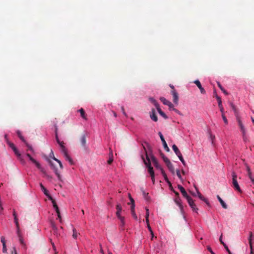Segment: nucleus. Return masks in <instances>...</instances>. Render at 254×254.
Segmentation results:
<instances>
[{
  "instance_id": "obj_1",
  "label": "nucleus",
  "mask_w": 254,
  "mask_h": 254,
  "mask_svg": "<svg viewBox=\"0 0 254 254\" xmlns=\"http://www.w3.org/2000/svg\"><path fill=\"white\" fill-rule=\"evenodd\" d=\"M142 145L143 149L145 152L146 158L147 161H146L144 159V158L143 155L141 156V158H142V160H143L144 163L147 167L148 171L149 173L150 174V176L154 175V173L153 171V168L151 166L150 160L149 157L148 155V153H147V150L146 149V147L143 144H142Z\"/></svg>"
},
{
  "instance_id": "obj_2",
  "label": "nucleus",
  "mask_w": 254,
  "mask_h": 254,
  "mask_svg": "<svg viewBox=\"0 0 254 254\" xmlns=\"http://www.w3.org/2000/svg\"><path fill=\"white\" fill-rule=\"evenodd\" d=\"M116 209H117L116 215H117L118 218L121 221V227L122 228H123L125 225V217L123 216H122L121 215V212L122 211V207L120 204H118L116 205Z\"/></svg>"
},
{
  "instance_id": "obj_3",
  "label": "nucleus",
  "mask_w": 254,
  "mask_h": 254,
  "mask_svg": "<svg viewBox=\"0 0 254 254\" xmlns=\"http://www.w3.org/2000/svg\"><path fill=\"white\" fill-rule=\"evenodd\" d=\"M232 184L234 189L237 190L238 192L242 193V191L238 184L237 181V175L235 172H233L232 173Z\"/></svg>"
},
{
  "instance_id": "obj_4",
  "label": "nucleus",
  "mask_w": 254,
  "mask_h": 254,
  "mask_svg": "<svg viewBox=\"0 0 254 254\" xmlns=\"http://www.w3.org/2000/svg\"><path fill=\"white\" fill-rule=\"evenodd\" d=\"M5 138L6 140V142L8 144L9 146L13 150L15 154L17 156V157L19 158L21 157V154L19 152L16 147L15 146L14 144L7 139V135H5Z\"/></svg>"
},
{
  "instance_id": "obj_5",
  "label": "nucleus",
  "mask_w": 254,
  "mask_h": 254,
  "mask_svg": "<svg viewBox=\"0 0 254 254\" xmlns=\"http://www.w3.org/2000/svg\"><path fill=\"white\" fill-rule=\"evenodd\" d=\"M148 155L149 157L150 161L151 160V161L152 162V163L153 164V165L156 169H159V170H161V169H162V167L158 164L157 159L155 158V157L153 155H152L151 154H149Z\"/></svg>"
},
{
  "instance_id": "obj_6",
  "label": "nucleus",
  "mask_w": 254,
  "mask_h": 254,
  "mask_svg": "<svg viewBox=\"0 0 254 254\" xmlns=\"http://www.w3.org/2000/svg\"><path fill=\"white\" fill-rule=\"evenodd\" d=\"M187 199L188 203L189 204L190 207L192 209L193 211L197 212L198 208L196 207L193 199L190 196L187 198Z\"/></svg>"
},
{
  "instance_id": "obj_7",
  "label": "nucleus",
  "mask_w": 254,
  "mask_h": 254,
  "mask_svg": "<svg viewBox=\"0 0 254 254\" xmlns=\"http://www.w3.org/2000/svg\"><path fill=\"white\" fill-rule=\"evenodd\" d=\"M158 134L159 135V137L162 142V144H163V147L164 148V149L167 151V152H169L170 151V149L168 147L167 144V143L166 142V141L165 140V139L162 135V134L161 133V132H159L158 133Z\"/></svg>"
},
{
  "instance_id": "obj_8",
  "label": "nucleus",
  "mask_w": 254,
  "mask_h": 254,
  "mask_svg": "<svg viewBox=\"0 0 254 254\" xmlns=\"http://www.w3.org/2000/svg\"><path fill=\"white\" fill-rule=\"evenodd\" d=\"M237 121L238 122V126L240 128L242 133H244L245 132H246V129L245 126L240 117H238L237 118Z\"/></svg>"
},
{
  "instance_id": "obj_9",
  "label": "nucleus",
  "mask_w": 254,
  "mask_h": 254,
  "mask_svg": "<svg viewBox=\"0 0 254 254\" xmlns=\"http://www.w3.org/2000/svg\"><path fill=\"white\" fill-rule=\"evenodd\" d=\"M49 162L51 166L52 169L54 170L55 174L57 175L58 179L61 181L62 178L60 174V173L58 172V169L55 167V166L54 165L53 163L51 162V161H49Z\"/></svg>"
},
{
  "instance_id": "obj_10",
  "label": "nucleus",
  "mask_w": 254,
  "mask_h": 254,
  "mask_svg": "<svg viewBox=\"0 0 254 254\" xmlns=\"http://www.w3.org/2000/svg\"><path fill=\"white\" fill-rule=\"evenodd\" d=\"M160 100L163 103V104L168 106L170 108L173 107L174 106L172 104V103L169 101L166 100L164 97H160Z\"/></svg>"
},
{
  "instance_id": "obj_11",
  "label": "nucleus",
  "mask_w": 254,
  "mask_h": 254,
  "mask_svg": "<svg viewBox=\"0 0 254 254\" xmlns=\"http://www.w3.org/2000/svg\"><path fill=\"white\" fill-rule=\"evenodd\" d=\"M40 185V187L42 190L43 191V192H44V193L47 196H48V197L49 198V199H52V197L50 195V194L49 193V192L47 190V189L44 187V186L43 185V184L42 183H40L39 184Z\"/></svg>"
},
{
  "instance_id": "obj_12",
  "label": "nucleus",
  "mask_w": 254,
  "mask_h": 254,
  "mask_svg": "<svg viewBox=\"0 0 254 254\" xmlns=\"http://www.w3.org/2000/svg\"><path fill=\"white\" fill-rule=\"evenodd\" d=\"M171 93L173 95V100L174 103H175V104H178L179 101V97L177 92L175 90H173L171 91Z\"/></svg>"
},
{
  "instance_id": "obj_13",
  "label": "nucleus",
  "mask_w": 254,
  "mask_h": 254,
  "mask_svg": "<svg viewBox=\"0 0 254 254\" xmlns=\"http://www.w3.org/2000/svg\"><path fill=\"white\" fill-rule=\"evenodd\" d=\"M194 83L196 85L198 88L199 89L201 94H204L206 92L204 89L202 87L200 81L198 80H196L194 81Z\"/></svg>"
},
{
  "instance_id": "obj_14",
  "label": "nucleus",
  "mask_w": 254,
  "mask_h": 254,
  "mask_svg": "<svg viewBox=\"0 0 254 254\" xmlns=\"http://www.w3.org/2000/svg\"><path fill=\"white\" fill-rule=\"evenodd\" d=\"M178 188L179 189V190L182 193L183 196L185 197L186 199L190 197V196L188 195L185 189L181 185H178Z\"/></svg>"
},
{
  "instance_id": "obj_15",
  "label": "nucleus",
  "mask_w": 254,
  "mask_h": 254,
  "mask_svg": "<svg viewBox=\"0 0 254 254\" xmlns=\"http://www.w3.org/2000/svg\"><path fill=\"white\" fill-rule=\"evenodd\" d=\"M62 153L64 154V156L65 160L68 161L70 164H72L73 161H72V159L70 157L69 155L68 154L67 150H64V151L62 152Z\"/></svg>"
},
{
  "instance_id": "obj_16",
  "label": "nucleus",
  "mask_w": 254,
  "mask_h": 254,
  "mask_svg": "<svg viewBox=\"0 0 254 254\" xmlns=\"http://www.w3.org/2000/svg\"><path fill=\"white\" fill-rule=\"evenodd\" d=\"M150 118L154 122L158 121V118L155 114V111L154 109H152L150 113Z\"/></svg>"
},
{
  "instance_id": "obj_17",
  "label": "nucleus",
  "mask_w": 254,
  "mask_h": 254,
  "mask_svg": "<svg viewBox=\"0 0 254 254\" xmlns=\"http://www.w3.org/2000/svg\"><path fill=\"white\" fill-rule=\"evenodd\" d=\"M253 236V233L252 232H250V235L248 239L249 243L251 249V254H254V252L253 250V246H252V237Z\"/></svg>"
},
{
  "instance_id": "obj_18",
  "label": "nucleus",
  "mask_w": 254,
  "mask_h": 254,
  "mask_svg": "<svg viewBox=\"0 0 254 254\" xmlns=\"http://www.w3.org/2000/svg\"><path fill=\"white\" fill-rule=\"evenodd\" d=\"M196 189V190L197 191V193L198 194V197L202 200L204 201L208 205H209V201H208V200L205 198L201 194V193L198 190L195 188Z\"/></svg>"
},
{
  "instance_id": "obj_19",
  "label": "nucleus",
  "mask_w": 254,
  "mask_h": 254,
  "mask_svg": "<svg viewBox=\"0 0 254 254\" xmlns=\"http://www.w3.org/2000/svg\"><path fill=\"white\" fill-rule=\"evenodd\" d=\"M245 165H246V169H247V173H248V176L249 179L252 181H253V179H254V178L253 177L252 172L251 170L250 167L247 164H246Z\"/></svg>"
},
{
  "instance_id": "obj_20",
  "label": "nucleus",
  "mask_w": 254,
  "mask_h": 254,
  "mask_svg": "<svg viewBox=\"0 0 254 254\" xmlns=\"http://www.w3.org/2000/svg\"><path fill=\"white\" fill-rule=\"evenodd\" d=\"M81 144L82 146L85 147L86 143V138L85 134H83L80 139Z\"/></svg>"
},
{
  "instance_id": "obj_21",
  "label": "nucleus",
  "mask_w": 254,
  "mask_h": 254,
  "mask_svg": "<svg viewBox=\"0 0 254 254\" xmlns=\"http://www.w3.org/2000/svg\"><path fill=\"white\" fill-rule=\"evenodd\" d=\"M110 153H109V158L107 161L108 164H111L113 162V151L110 148Z\"/></svg>"
},
{
  "instance_id": "obj_22",
  "label": "nucleus",
  "mask_w": 254,
  "mask_h": 254,
  "mask_svg": "<svg viewBox=\"0 0 254 254\" xmlns=\"http://www.w3.org/2000/svg\"><path fill=\"white\" fill-rule=\"evenodd\" d=\"M166 165L167 166L169 171L171 172H172L173 174H174V172H175L174 168V167H173L172 164L170 162V161L169 162H168L167 164H166Z\"/></svg>"
},
{
  "instance_id": "obj_23",
  "label": "nucleus",
  "mask_w": 254,
  "mask_h": 254,
  "mask_svg": "<svg viewBox=\"0 0 254 254\" xmlns=\"http://www.w3.org/2000/svg\"><path fill=\"white\" fill-rule=\"evenodd\" d=\"M78 112H79L80 113V115H81V117L85 119V120H87V117H86V114H85V112L84 110V109L83 108H81L80 109Z\"/></svg>"
},
{
  "instance_id": "obj_24",
  "label": "nucleus",
  "mask_w": 254,
  "mask_h": 254,
  "mask_svg": "<svg viewBox=\"0 0 254 254\" xmlns=\"http://www.w3.org/2000/svg\"><path fill=\"white\" fill-rule=\"evenodd\" d=\"M217 197L218 199L219 200V202H220L221 204L222 205V207L225 209L227 208V205L224 202V201L222 199V198L220 197V196L218 195L217 196Z\"/></svg>"
},
{
  "instance_id": "obj_25",
  "label": "nucleus",
  "mask_w": 254,
  "mask_h": 254,
  "mask_svg": "<svg viewBox=\"0 0 254 254\" xmlns=\"http://www.w3.org/2000/svg\"><path fill=\"white\" fill-rule=\"evenodd\" d=\"M72 232H73L72 237L74 239H76L78 237V236L80 235V233L77 232V231L76 230V229L75 228H73Z\"/></svg>"
},
{
  "instance_id": "obj_26",
  "label": "nucleus",
  "mask_w": 254,
  "mask_h": 254,
  "mask_svg": "<svg viewBox=\"0 0 254 254\" xmlns=\"http://www.w3.org/2000/svg\"><path fill=\"white\" fill-rule=\"evenodd\" d=\"M159 114L163 117L164 119H167V116L166 115V114L161 110L159 106L156 108Z\"/></svg>"
},
{
  "instance_id": "obj_27",
  "label": "nucleus",
  "mask_w": 254,
  "mask_h": 254,
  "mask_svg": "<svg viewBox=\"0 0 254 254\" xmlns=\"http://www.w3.org/2000/svg\"><path fill=\"white\" fill-rule=\"evenodd\" d=\"M172 148L177 156H178L179 155H180V154H181V152L180 151L178 148L177 147V146L176 145L174 144L172 146Z\"/></svg>"
},
{
  "instance_id": "obj_28",
  "label": "nucleus",
  "mask_w": 254,
  "mask_h": 254,
  "mask_svg": "<svg viewBox=\"0 0 254 254\" xmlns=\"http://www.w3.org/2000/svg\"><path fill=\"white\" fill-rule=\"evenodd\" d=\"M52 201V202L53 203V205L54 208H55L56 212L59 211L60 210L59 209V207L56 203V201L52 198V199H50Z\"/></svg>"
},
{
  "instance_id": "obj_29",
  "label": "nucleus",
  "mask_w": 254,
  "mask_h": 254,
  "mask_svg": "<svg viewBox=\"0 0 254 254\" xmlns=\"http://www.w3.org/2000/svg\"><path fill=\"white\" fill-rule=\"evenodd\" d=\"M17 234H18V235L19 237V242H20V244L23 246V247H24L25 249H26V245H25V243L24 242L23 239L20 235L19 231L18 232H17Z\"/></svg>"
},
{
  "instance_id": "obj_30",
  "label": "nucleus",
  "mask_w": 254,
  "mask_h": 254,
  "mask_svg": "<svg viewBox=\"0 0 254 254\" xmlns=\"http://www.w3.org/2000/svg\"><path fill=\"white\" fill-rule=\"evenodd\" d=\"M217 84L218 87L220 88V89L221 90V91L225 94V95H228V93L227 92V91L222 87L221 84L219 82H217Z\"/></svg>"
},
{
  "instance_id": "obj_31",
  "label": "nucleus",
  "mask_w": 254,
  "mask_h": 254,
  "mask_svg": "<svg viewBox=\"0 0 254 254\" xmlns=\"http://www.w3.org/2000/svg\"><path fill=\"white\" fill-rule=\"evenodd\" d=\"M16 133L19 137V138L24 143H26V140L24 139V137L22 136L20 131L19 130H17L16 131Z\"/></svg>"
},
{
  "instance_id": "obj_32",
  "label": "nucleus",
  "mask_w": 254,
  "mask_h": 254,
  "mask_svg": "<svg viewBox=\"0 0 254 254\" xmlns=\"http://www.w3.org/2000/svg\"><path fill=\"white\" fill-rule=\"evenodd\" d=\"M59 145L60 146L61 148V151L62 152H63L64 151V150H66V149L65 148V146H64V142L63 141H60V142L59 143H58Z\"/></svg>"
},
{
  "instance_id": "obj_33",
  "label": "nucleus",
  "mask_w": 254,
  "mask_h": 254,
  "mask_svg": "<svg viewBox=\"0 0 254 254\" xmlns=\"http://www.w3.org/2000/svg\"><path fill=\"white\" fill-rule=\"evenodd\" d=\"M161 172V174L162 175V176H163L164 178V180L166 182H168V179L167 178V175L166 174V173H165L164 170L163 169H161L160 170Z\"/></svg>"
},
{
  "instance_id": "obj_34",
  "label": "nucleus",
  "mask_w": 254,
  "mask_h": 254,
  "mask_svg": "<svg viewBox=\"0 0 254 254\" xmlns=\"http://www.w3.org/2000/svg\"><path fill=\"white\" fill-rule=\"evenodd\" d=\"M161 156L165 164H167L168 162L170 161L169 159L166 157L164 154L161 153Z\"/></svg>"
},
{
  "instance_id": "obj_35",
  "label": "nucleus",
  "mask_w": 254,
  "mask_h": 254,
  "mask_svg": "<svg viewBox=\"0 0 254 254\" xmlns=\"http://www.w3.org/2000/svg\"><path fill=\"white\" fill-rule=\"evenodd\" d=\"M150 101L151 102V103H152L154 105V106H155V107L156 108L159 106L158 103L153 98H150Z\"/></svg>"
},
{
  "instance_id": "obj_36",
  "label": "nucleus",
  "mask_w": 254,
  "mask_h": 254,
  "mask_svg": "<svg viewBox=\"0 0 254 254\" xmlns=\"http://www.w3.org/2000/svg\"><path fill=\"white\" fill-rule=\"evenodd\" d=\"M14 222L15 223V225H16V226L17 228V232H18L19 231V224H18V222L17 217L14 218Z\"/></svg>"
},
{
  "instance_id": "obj_37",
  "label": "nucleus",
  "mask_w": 254,
  "mask_h": 254,
  "mask_svg": "<svg viewBox=\"0 0 254 254\" xmlns=\"http://www.w3.org/2000/svg\"><path fill=\"white\" fill-rule=\"evenodd\" d=\"M32 162L34 163L39 169H41V165L36 160L34 159L32 161Z\"/></svg>"
},
{
  "instance_id": "obj_38",
  "label": "nucleus",
  "mask_w": 254,
  "mask_h": 254,
  "mask_svg": "<svg viewBox=\"0 0 254 254\" xmlns=\"http://www.w3.org/2000/svg\"><path fill=\"white\" fill-rule=\"evenodd\" d=\"M179 159L180 160V161L182 162V163H183V164L184 165V166H186V162L184 160V159H183V157L182 156V154H180V155H179L178 156H177Z\"/></svg>"
},
{
  "instance_id": "obj_39",
  "label": "nucleus",
  "mask_w": 254,
  "mask_h": 254,
  "mask_svg": "<svg viewBox=\"0 0 254 254\" xmlns=\"http://www.w3.org/2000/svg\"><path fill=\"white\" fill-rule=\"evenodd\" d=\"M243 139L244 142H246L249 141L248 138L246 135V132L242 133Z\"/></svg>"
},
{
  "instance_id": "obj_40",
  "label": "nucleus",
  "mask_w": 254,
  "mask_h": 254,
  "mask_svg": "<svg viewBox=\"0 0 254 254\" xmlns=\"http://www.w3.org/2000/svg\"><path fill=\"white\" fill-rule=\"evenodd\" d=\"M216 98L217 100L218 106H220L222 104V101L220 97L218 96L217 95H216Z\"/></svg>"
},
{
  "instance_id": "obj_41",
  "label": "nucleus",
  "mask_w": 254,
  "mask_h": 254,
  "mask_svg": "<svg viewBox=\"0 0 254 254\" xmlns=\"http://www.w3.org/2000/svg\"><path fill=\"white\" fill-rule=\"evenodd\" d=\"M57 131H58V128L56 127V129H55V136H56V141H57V143H59L60 140L59 139Z\"/></svg>"
},
{
  "instance_id": "obj_42",
  "label": "nucleus",
  "mask_w": 254,
  "mask_h": 254,
  "mask_svg": "<svg viewBox=\"0 0 254 254\" xmlns=\"http://www.w3.org/2000/svg\"><path fill=\"white\" fill-rule=\"evenodd\" d=\"M57 131H58V128L56 127V129H55V136H56V141H57V143H59L60 140L59 139Z\"/></svg>"
},
{
  "instance_id": "obj_43",
  "label": "nucleus",
  "mask_w": 254,
  "mask_h": 254,
  "mask_svg": "<svg viewBox=\"0 0 254 254\" xmlns=\"http://www.w3.org/2000/svg\"><path fill=\"white\" fill-rule=\"evenodd\" d=\"M131 215H132V217H133V218L135 220H137V216L136 214H135V210L131 211Z\"/></svg>"
},
{
  "instance_id": "obj_44",
  "label": "nucleus",
  "mask_w": 254,
  "mask_h": 254,
  "mask_svg": "<svg viewBox=\"0 0 254 254\" xmlns=\"http://www.w3.org/2000/svg\"><path fill=\"white\" fill-rule=\"evenodd\" d=\"M222 118H223V121H224V123H225L226 125H227V124H228V120H227V118H226V117L224 115V114H222Z\"/></svg>"
},
{
  "instance_id": "obj_45",
  "label": "nucleus",
  "mask_w": 254,
  "mask_h": 254,
  "mask_svg": "<svg viewBox=\"0 0 254 254\" xmlns=\"http://www.w3.org/2000/svg\"><path fill=\"white\" fill-rule=\"evenodd\" d=\"M223 246H224L225 249H226V250L229 253V254H232L231 251H230V250L229 249L228 246L226 245V244H223Z\"/></svg>"
},
{
  "instance_id": "obj_46",
  "label": "nucleus",
  "mask_w": 254,
  "mask_h": 254,
  "mask_svg": "<svg viewBox=\"0 0 254 254\" xmlns=\"http://www.w3.org/2000/svg\"><path fill=\"white\" fill-rule=\"evenodd\" d=\"M25 143L26 144V145L27 146V147L28 148V150H30L33 152V150L32 146L31 145H30L29 144H28L26 142Z\"/></svg>"
},
{
  "instance_id": "obj_47",
  "label": "nucleus",
  "mask_w": 254,
  "mask_h": 254,
  "mask_svg": "<svg viewBox=\"0 0 254 254\" xmlns=\"http://www.w3.org/2000/svg\"><path fill=\"white\" fill-rule=\"evenodd\" d=\"M176 174H177V176L178 177V178L180 179V180H182V176L181 175V174H180V171L179 170H177L176 171Z\"/></svg>"
},
{
  "instance_id": "obj_48",
  "label": "nucleus",
  "mask_w": 254,
  "mask_h": 254,
  "mask_svg": "<svg viewBox=\"0 0 254 254\" xmlns=\"http://www.w3.org/2000/svg\"><path fill=\"white\" fill-rule=\"evenodd\" d=\"M130 204H131V207H130L131 211L135 210V202H133Z\"/></svg>"
},
{
  "instance_id": "obj_49",
  "label": "nucleus",
  "mask_w": 254,
  "mask_h": 254,
  "mask_svg": "<svg viewBox=\"0 0 254 254\" xmlns=\"http://www.w3.org/2000/svg\"><path fill=\"white\" fill-rule=\"evenodd\" d=\"M210 139H211V141H212V144H214V139H215V136H214V135H212V134H210Z\"/></svg>"
},
{
  "instance_id": "obj_50",
  "label": "nucleus",
  "mask_w": 254,
  "mask_h": 254,
  "mask_svg": "<svg viewBox=\"0 0 254 254\" xmlns=\"http://www.w3.org/2000/svg\"><path fill=\"white\" fill-rule=\"evenodd\" d=\"M145 210H146L145 217H149V209L146 207Z\"/></svg>"
},
{
  "instance_id": "obj_51",
  "label": "nucleus",
  "mask_w": 254,
  "mask_h": 254,
  "mask_svg": "<svg viewBox=\"0 0 254 254\" xmlns=\"http://www.w3.org/2000/svg\"><path fill=\"white\" fill-rule=\"evenodd\" d=\"M0 239H1V240H1V243H2V245H5V244H5V238H4V237L3 236H2V237H1V238H0Z\"/></svg>"
},
{
  "instance_id": "obj_52",
  "label": "nucleus",
  "mask_w": 254,
  "mask_h": 254,
  "mask_svg": "<svg viewBox=\"0 0 254 254\" xmlns=\"http://www.w3.org/2000/svg\"><path fill=\"white\" fill-rule=\"evenodd\" d=\"M7 249L6 248V244L2 245V252L5 253L6 252Z\"/></svg>"
},
{
  "instance_id": "obj_53",
  "label": "nucleus",
  "mask_w": 254,
  "mask_h": 254,
  "mask_svg": "<svg viewBox=\"0 0 254 254\" xmlns=\"http://www.w3.org/2000/svg\"><path fill=\"white\" fill-rule=\"evenodd\" d=\"M147 228H148V230L149 231V232H150L151 234L152 235V236H153V231L151 228L150 225H147Z\"/></svg>"
},
{
  "instance_id": "obj_54",
  "label": "nucleus",
  "mask_w": 254,
  "mask_h": 254,
  "mask_svg": "<svg viewBox=\"0 0 254 254\" xmlns=\"http://www.w3.org/2000/svg\"><path fill=\"white\" fill-rule=\"evenodd\" d=\"M26 156L29 158V160L31 161V162L34 160V159L33 158L29 153H27Z\"/></svg>"
},
{
  "instance_id": "obj_55",
  "label": "nucleus",
  "mask_w": 254,
  "mask_h": 254,
  "mask_svg": "<svg viewBox=\"0 0 254 254\" xmlns=\"http://www.w3.org/2000/svg\"><path fill=\"white\" fill-rule=\"evenodd\" d=\"M128 197H129V198L130 201V203L135 202L134 199L131 197V196L129 193L128 194Z\"/></svg>"
},
{
  "instance_id": "obj_56",
  "label": "nucleus",
  "mask_w": 254,
  "mask_h": 254,
  "mask_svg": "<svg viewBox=\"0 0 254 254\" xmlns=\"http://www.w3.org/2000/svg\"><path fill=\"white\" fill-rule=\"evenodd\" d=\"M121 110H122V111L123 113V114L125 116H127V114L125 112V109H124V107L123 106H122L121 107Z\"/></svg>"
},
{
  "instance_id": "obj_57",
  "label": "nucleus",
  "mask_w": 254,
  "mask_h": 254,
  "mask_svg": "<svg viewBox=\"0 0 254 254\" xmlns=\"http://www.w3.org/2000/svg\"><path fill=\"white\" fill-rule=\"evenodd\" d=\"M218 106L220 108V111H221L222 114H224L223 113V112H224V108L223 107L222 104H221V105Z\"/></svg>"
},
{
  "instance_id": "obj_58",
  "label": "nucleus",
  "mask_w": 254,
  "mask_h": 254,
  "mask_svg": "<svg viewBox=\"0 0 254 254\" xmlns=\"http://www.w3.org/2000/svg\"><path fill=\"white\" fill-rule=\"evenodd\" d=\"M207 250L211 253V254H214L215 253L212 251L211 248L209 247H207Z\"/></svg>"
},
{
  "instance_id": "obj_59",
  "label": "nucleus",
  "mask_w": 254,
  "mask_h": 254,
  "mask_svg": "<svg viewBox=\"0 0 254 254\" xmlns=\"http://www.w3.org/2000/svg\"><path fill=\"white\" fill-rule=\"evenodd\" d=\"M39 170L41 171L42 173H43L44 174V175H46L47 173L43 168L41 167V169H40Z\"/></svg>"
},
{
  "instance_id": "obj_60",
  "label": "nucleus",
  "mask_w": 254,
  "mask_h": 254,
  "mask_svg": "<svg viewBox=\"0 0 254 254\" xmlns=\"http://www.w3.org/2000/svg\"><path fill=\"white\" fill-rule=\"evenodd\" d=\"M150 177L151 178L152 183H153V184H154V182H155V175L150 176Z\"/></svg>"
},
{
  "instance_id": "obj_61",
  "label": "nucleus",
  "mask_w": 254,
  "mask_h": 254,
  "mask_svg": "<svg viewBox=\"0 0 254 254\" xmlns=\"http://www.w3.org/2000/svg\"><path fill=\"white\" fill-rule=\"evenodd\" d=\"M219 240H220V242H221V243L223 245V244H225L223 241H222V234H221L220 238H219Z\"/></svg>"
},
{
  "instance_id": "obj_62",
  "label": "nucleus",
  "mask_w": 254,
  "mask_h": 254,
  "mask_svg": "<svg viewBox=\"0 0 254 254\" xmlns=\"http://www.w3.org/2000/svg\"><path fill=\"white\" fill-rule=\"evenodd\" d=\"M56 212L57 213L58 218H59L60 220H61V214H60V211H58V212Z\"/></svg>"
},
{
  "instance_id": "obj_63",
  "label": "nucleus",
  "mask_w": 254,
  "mask_h": 254,
  "mask_svg": "<svg viewBox=\"0 0 254 254\" xmlns=\"http://www.w3.org/2000/svg\"><path fill=\"white\" fill-rule=\"evenodd\" d=\"M148 193H145V191H143V195H144V197H145V199H147L146 196L148 195Z\"/></svg>"
},
{
  "instance_id": "obj_64",
  "label": "nucleus",
  "mask_w": 254,
  "mask_h": 254,
  "mask_svg": "<svg viewBox=\"0 0 254 254\" xmlns=\"http://www.w3.org/2000/svg\"><path fill=\"white\" fill-rule=\"evenodd\" d=\"M53 159L54 160H55L56 161H57L59 164H60V163H62L59 160H58V159L56 158L55 157H53Z\"/></svg>"
}]
</instances>
